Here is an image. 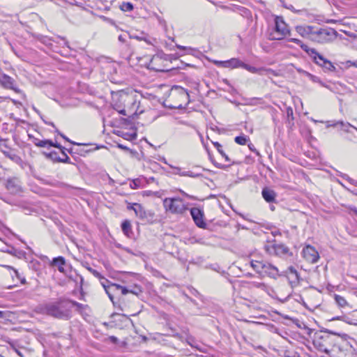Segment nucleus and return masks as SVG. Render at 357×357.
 I'll return each mask as SVG.
<instances>
[{
    "instance_id": "1",
    "label": "nucleus",
    "mask_w": 357,
    "mask_h": 357,
    "mask_svg": "<svg viewBox=\"0 0 357 357\" xmlns=\"http://www.w3.org/2000/svg\"><path fill=\"white\" fill-rule=\"evenodd\" d=\"M112 105L119 114L128 116L134 114L138 107L135 96L124 91L112 93Z\"/></svg>"
},
{
    "instance_id": "2",
    "label": "nucleus",
    "mask_w": 357,
    "mask_h": 357,
    "mask_svg": "<svg viewBox=\"0 0 357 357\" xmlns=\"http://www.w3.org/2000/svg\"><path fill=\"white\" fill-rule=\"evenodd\" d=\"M36 311L59 319H68L70 314V311L61 301L40 304L36 307Z\"/></svg>"
},
{
    "instance_id": "3",
    "label": "nucleus",
    "mask_w": 357,
    "mask_h": 357,
    "mask_svg": "<svg viewBox=\"0 0 357 357\" xmlns=\"http://www.w3.org/2000/svg\"><path fill=\"white\" fill-rule=\"evenodd\" d=\"M167 102L170 108H181L189 102V94L183 88L175 86L172 88Z\"/></svg>"
},
{
    "instance_id": "4",
    "label": "nucleus",
    "mask_w": 357,
    "mask_h": 357,
    "mask_svg": "<svg viewBox=\"0 0 357 357\" xmlns=\"http://www.w3.org/2000/svg\"><path fill=\"white\" fill-rule=\"evenodd\" d=\"M252 268L261 277L276 279L280 276L278 268L273 264L263 260L250 261Z\"/></svg>"
},
{
    "instance_id": "5",
    "label": "nucleus",
    "mask_w": 357,
    "mask_h": 357,
    "mask_svg": "<svg viewBox=\"0 0 357 357\" xmlns=\"http://www.w3.org/2000/svg\"><path fill=\"white\" fill-rule=\"evenodd\" d=\"M163 206L166 212L176 215H183L188 210L187 204L179 197L164 199Z\"/></svg>"
},
{
    "instance_id": "6",
    "label": "nucleus",
    "mask_w": 357,
    "mask_h": 357,
    "mask_svg": "<svg viewBox=\"0 0 357 357\" xmlns=\"http://www.w3.org/2000/svg\"><path fill=\"white\" fill-rule=\"evenodd\" d=\"M337 36V32L335 29L326 27V28H314L313 37L312 41L317 43H327L333 40Z\"/></svg>"
},
{
    "instance_id": "7",
    "label": "nucleus",
    "mask_w": 357,
    "mask_h": 357,
    "mask_svg": "<svg viewBox=\"0 0 357 357\" xmlns=\"http://www.w3.org/2000/svg\"><path fill=\"white\" fill-rule=\"evenodd\" d=\"M141 65L155 71H165L167 60L161 55L157 54L152 57L146 56L141 59Z\"/></svg>"
},
{
    "instance_id": "8",
    "label": "nucleus",
    "mask_w": 357,
    "mask_h": 357,
    "mask_svg": "<svg viewBox=\"0 0 357 357\" xmlns=\"http://www.w3.org/2000/svg\"><path fill=\"white\" fill-rule=\"evenodd\" d=\"M289 33V29L283 18L282 17L277 16L275 18V26L269 33V39L282 40Z\"/></svg>"
},
{
    "instance_id": "9",
    "label": "nucleus",
    "mask_w": 357,
    "mask_h": 357,
    "mask_svg": "<svg viewBox=\"0 0 357 357\" xmlns=\"http://www.w3.org/2000/svg\"><path fill=\"white\" fill-rule=\"evenodd\" d=\"M310 57L314 62L321 66L325 72H334L336 70V68L332 62L324 58L316 50H314V53L311 54Z\"/></svg>"
},
{
    "instance_id": "10",
    "label": "nucleus",
    "mask_w": 357,
    "mask_h": 357,
    "mask_svg": "<svg viewBox=\"0 0 357 357\" xmlns=\"http://www.w3.org/2000/svg\"><path fill=\"white\" fill-rule=\"evenodd\" d=\"M266 252L271 255L282 256L287 254L289 249L283 244L268 243L264 245Z\"/></svg>"
},
{
    "instance_id": "11",
    "label": "nucleus",
    "mask_w": 357,
    "mask_h": 357,
    "mask_svg": "<svg viewBox=\"0 0 357 357\" xmlns=\"http://www.w3.org/2000/svg\"><path fill=\"white\" fill-rule=\"evenodd\" d=\"M302 255L307 262L311 264L317 263L319 259V252L313 246L310 245L303 248Z\"/></svg>"
},
{
    "instance_id": "12",
    "label": "nucleus",
    "mask_w": 357,
    "mask_h": 357,
    "mask_svg": "<svg viewBox=\"0 0 357 357\" xmlns=\"http://www.w3.org/2000/svg\"><path fill=\"white\" fill-rule=\"evenodd\" d=\"M190 214L195 225L198 227L203 229L206 227V223L204 219V213L202 210L196 207L192 208L190 209Z\"/></svg>"
},
{
    "instance_id": "13",
    "label": "nucleus",
    "mask_w": 357,
    "mask_h": 357,
    "mask_svg": "<svg viewBox=\"0 0 357 357\" xmlns=\"http://www.w3.org/2000/svg\"><path fill=\"white\" fill-rule=\"evenodd\" d=\"M287 278L292 288L298 286L301 281V277L296 269L293 266H289L286 271Z\"/></svg>"
},
{
    "instance_id": "14",
    "label": "nucleus",
    "mask_w": 357,
    "mask_h": 357,
    "mask_svg": "<svg viewBox=\"0 0 357 357\" xmlns=\"http://www.w3.org/2000/svg\"><path fill=\"white\" fill-rule=\"evenodd\" d=\"M315 26L309 25L296 26V31L302 37L309 39L312 41Z\"/></svg>"
},
{
    "instance_id": "15",
    "label": "nucleus",
    "mask_w": 357,
    "mask_h": 357,
    "mask_svg": "<svg viewBox=\"0 0 357 357\" xmlns=\"http://www.w3.org/2000/svg\"><path fill=\"white\" fill-rule=\"evenodd\" d=\"M102 287H104L107 294L108 295L109 299L112 301L114 303V296L113 294L116 293L118 291H119V288H121L120 284L112 283L109 285H106L104 283H102Z\"/></svg>"
},
{
    "instance_id": "16",
    "label": "nucleus",
    "mask_w": 357,
    "mask_h": 357,
    "mask_svg": "<svg viewBox=\"0 0 357 357\" xmlns=\"http://www.w3.org/2000/svg\"><path fill=\"white\" fill-rule=\"evenodd\" d=\"M129 209H132L135 215L140 219L144 220L147 218V213L144 207L137 203L133 204L131 206H128Z\"/></svg>"
},
{
    "instance_id": "17",
    "label": "nucleus",
    "mask_w": 357,
    "mask_h": 357,
    "mask_svg": "<svg viewBox=\"0 0 357 357\" xmlns=\"http://www.w3.org/2000/svg\"><path fill=\"white\" fill-rule=\"evenodd\" d=\"M242 66L243 61L236 58H232L229 60L224 61V63H222V67L227 68H241Z\"/></svg>"
},
{
    "instance_id": "18",
    "label": "nucleus",
    "mask_w": 357,
    "mask_h": 357,
    "mask_svg": "<svg viewBox=\"0 0 357 357\" xmlns=\"http://www.w3.org/2000/svg\"><path fill=\"white\" fill-rule=\"evenodd\" d=\"M289 41L293 42L297 45H298L301 49L305 51L310 56L312 54L314 53V48H311L308 47L307 45L304 44L301 40L297 38H290Z\"/></svg>"
},
{
    "instance_id": "19",
    "label": "nucleus",
    "mask_w": 357,
    "mask_h": 357,
    "mask_svg": "<svg viewBox=\"0 0 357 357\" xmlns=\"http://www.w3.org/2000/svg\"><path fill=\"white\" fill-rule=\"evenodd\" d=\"M262 197L267 202H273L275 199V192L268 188H264L262 190Z\"/></svg>"
},
{
    "instance_id": "20",
    "label": "nucleus",
    "mask_w": 357,
    "mask_h": 357,
    "mask_svg": "<svg viewBox=\"0 0 357 357\" xmlns=\"http://www.w3.org/2000/svg\"><path fill=\"white\" fill-rule=\"evenodd\" d=\"M0 83L6 88L12 89L13 80L9 76L0 72Z\"/></svg>"
},
{
    "instance_id": "21",
    "label": "nucleus",
    "mask_w": 357,
    "mask_h": 357,
    "mask_svg": "<svg viewBox=\"0 0 357 357\" xmlns=\"http://www.w3.org/2000/svg\"><path fill=\"white\" fill-rule=\"evenodd\" d=\"M65 263L66 262H65V259H64L63 257H56V258L53 259L51 265L53 266L57 267L58 270L61 273H63L64 272V265H65Z\"/></svg>"
},
{
    "instance_id": "22",
    "label": "nucleus",
    "mask_w": 357,
    "mask_h": 357,
    "mask_svg": "<svg viewBox=\"0 0 357 357\" xmlns=\"http://www.w3.org/2000/svg\"><path fill=\"white\" fill-rule=\"evenodd\" d=\"M331 126H340V129L346 132H349V129L351 128L356 129V128L354 126L351 125L349 123H345L344 121H337L333 125H331Z\"/></svg>"
},
{
    "instance_id": "23",
    "label": "nucleus",
    "mask_w": 357,
    "mask_h": 357,
    "mask_svg": "<svg viewBox=\"0 0 357 357\" xmlns=\"http://www.w3.org/2000/svg\"><path fill=\"white\" fill-rule=\"evenodd\" d=\"M243 68L247 70L248 71L250 72V73H259V74H263L264 72H268L270 71V70H268V69H258L255 67H253V66H249L246 63H244L243 62V66L242 67Z\"/></svg>"
},
{
    "instance_id": "24",
    "label": "nucleus",
    "mask_w": 357,
    "mask_h": 357,
    "mask_svg": "<svg viewBox=\"0 0 357 357\" xmlns=\"http://www.w3.org/2000/svg\"><path fill=\"white\" fill-rule=\"evenodd\" d=\"M6 188L11 193H17L20 191V186L15 183V181L10 179L6 182Z\"/></svg>"
},
{
    "instance_id": "25",
    "label": "nucleus",
    "mask_w": 357,
    "mask_h": 357,
    "mask_svg": "<svg viewBox=\"0 0 357 357\" xmlns=\"http://www.w3.org/2000/svg\"><path fill=\"white\" fill-rule=\"evenodd\" d=\"M35 144L39 147H46V146H54L59 149H61V146L57 144H54L50 140H39L36 142Z\"/></svg>"
},
{
    "instance_id": "26",
    "label": "nucleus",
    "mask_w": 357,
    "mask_h": 357,
    "mask_svg": "<svg viewBox=\"0 0 357 357\" xmlns=\"http://www.w3.org/2000/svg\"><path fill=\"white\" fill-rule=\"evenodd\" d=\"M121 228L125 235L130 237L132 234L130 222L128 220H125L121 225Z\"/></svg>"
},
{
    "instance_id": "27",
    "label": "nucleus",
    "mask_w": 357,
    "mask_h": 357,
    "mask_svg": "<svg viewBox=\"0 0 357 357\" xmlns=\"http://www.w3.org/2000/svg\"><path fill=\"white\" fill-rule=\"evenodd\" d=\"M174 169L176 170L175 174L182 176L197 177L199 176L198 174H194L191 171L181 172V169L179 167H174Z\"/></svg>"
},
{
    "instance_id": "28",
    "label": "nucleus",
    "mask_w": 357,
    "mask_h": 357,
    "mask_svg": "<svg viewBox=\"0 0 357 357\" xmlns=\"http://www.w3.org/2000/svg\"><path fill=\"white\" fill-rule=\"evenodd\" d=\"M1 152L6 157L8 158L9 159L14 161L16 163H19L21 162L20 158L16 154L3 150H2Z\"/></svg>"
},
{
    "instance_id": "29",
    "label": "nucleus",
    "mask_w": 357,
    "mask_h": 357,
    "mask_svg": "<svg viewBox=\"0 0 357 357\" xmlns=\"http://www.w3.org/2000/svg\"><path fill=\"white\" fill-rule=\"evenodd\" d=\"M334 298H335V303L340 307H344L348 305L347 301H346V299L344 297L336 294V295H335Z\"/></svg>"
},
{
    "instance_id": "30",
    "label": "nucleus",
    "mask_w": 357,
    "mask_h": 357,
    "mask_svg": "<svg viewBox=\"0 0 357 357\" xmlns=\"http://www.w3.org/2000/svg\"><path fill=\"white\" fill-rule=\"evenodd\" d=\"M248 140V138L245 135L237 136L234 139L235 142L240 145H245Z\"/></svg>"
},
{
    "instance_id": "31",
    "label": "nucleus",
    "mask_w": 357,
    "mask_h": 357,
    "mask_svg": "<svg viewBox=\"0 0 357 357\" xmlns=\"http://www.w3.org/2000/svg\"><path fill=\"white\" fill-rule=\"evenodd\" d=\"M6 268L8 269H9V270H12L13 271V273H14L15 276L17 279H19L22 284L25 283V278H22L20 274V273L15 268H14L12 266H6Z\"/></svg>"
},
{
    "instance_id": "32",
    "label": "nucleus",
    "mask_w": 357,
    "mask_h": 357,
    "mask_svg": "<svg viewBox=\"0 0 357 357\" xmlns=\"http://www.w3.org/2000/svg\"><path fill=\"white\" fill-rule=\"evenodd\" d=\"M121 8L123 11H131L133 9V6L130 2H126L122 4Z\"/></svg>"
},
{
    "instance_id": "33",
    "label": "nucleus",
    "mask_w": 357,
    "mask_h": 357,
    "mask_svg": "<svg viewBox=\"0 0 357 357\" xmlns=\"http://www.w3.org/2000/svg\"><path fill=\"white\" fill-rule=\"evenodd\" d=\"M122 136L126 139L132 140V139H136L137 134H136V132H133V133H131V134L126 133V134H123Z\"/></svg>"
},
{
    "instance_id": "34",
    "label": "nucleus",
    "mask_w": 357,
    "mask_h": 357,
    "mask_svg": "<svg viewBox=\"0 0 357 357\" xmlns=\"http://www.w3.org/2000/svg\"><path fill=\"white\" fill-rule=\"evenodd\" d=\"M141 292V289L137 287H135V289H129V293L133 294L135 295H138Z\"/></svg>"
},
{
    "instance_id": "35",
    "label": "nucleus",
    "mask_w": 357,
    "mask_h": 357,
    "mask_svg": "<svg viewBox=\"0 0 357 357\" xmlns=\"http://www.w3.org/2000/svg\"><path fill=\"white\" fill-rule=\"evenodd\" d=\"M56 132H58L64 139H66V141L73 144H77V145H80V144H78V143H75V142H71L67 137H66L64 135H63L62 133L59 132L58 130H56Z\"/></svg>"
},
{
    "instance_id": "36",
    "label": "nucleus",
    "mask_w": 357,
    "mask_h": 357,
    "mask_svg": "<svg viewBox=\"0 0 357 357\" xmlns=\"http://www.w3.org/2000/svg\"><path fill=\"white\" fill-rule=\"evenodd\" d=\"M119 290H121V294L123 295H126L128 293H129V289H128L126 287L121 286V288H119Z\"/></svg>"
},
{
    "instance_id": "37",
    "label": "nucleus",
    "mask_w": 357,
    "mask_h": 357,
    "mask_svg": "<svg viewBox=\"0 0 357 357\" xmlns=\"http://www.w3.org/2000/svg\"><path fill=\"white\" fill-rule=\"evenodd\" d=\"M63 154H64V155H65V158H63V159H59V162H69V160H70L69 157H68L67 155H66V154L64 153V152H63Z\"/></svg>"
},
{
    "instance_id": "38",
    "label": "nucleus",
    "mask_w": 357,
    "mask_h": 357,
    "mask_svg": "<svg viewBox=\"0 0 357 357\" xmlns=\"http://www.w3.org/2000/svg\"><path fill=\"white\" fill-rule=\"evenodd\" d=\"M89 271L95 275L96 276L97 278H100V273L96 271V270H93V269H91V268H89Z\"/></svg>"
},
{
    "instance_id": "39",
    "label": "nucleus",
    "mask_w": 357,
    "mask_h": 357,
    "mask_svg": "<svg viewBox=\"0 0 357 357\" xmlns=\"http://www.w3.org/2000/svg\"><path fill=\"white\" fill-rule=\"evenodd\" d=\"M213 63L218 66H221L222 67V63H224V61H214Z\"/></svg>"
},
{
    "instance_id": "40",
    "label": "nucleus",
    "mask_w": 357,
    "mask_h": 357,
    "mask_svg": "<svg viewBox=\"0 0 357 357\" xmlns=\"http://www.w3.org/2000/svg\"><path fill=\"white\" fill-rule=\"evenodd\" d=\"M348 181H349L351 184H353V185H354L357 186V181H355V180H354V179H352V178H350L348 179Z\"/></svg>"
},
{
    "instance_id": "41",
    "label": "nucleus",
    "mask_w": 357,
    "mask_h": 357,
    "mask_svg": "<svg viewBox=\"0 0 357 357\" xmlns=\"http://www.w3.org/2000/svg\"><path fill=\"white\" fill-rule=\"evenodd\" d=\"M109 339L112 340V342H113L114 343H116L118 341V339L117 337H114V336H110L109 337Z\"/></svg>"
},
{
    "instance_id": "42",
    "label": "nucleus",
    "mask_w": 357,
    "mask_h": 357,
    "mask_svg": "<svg viewBox=\"0 0 357 357\" xmlns=\"http://www.w3.org/2000/svg\"><path fill=\"white\" fill-rule=\"evenodd\" d=\"M118 147L123 149V150H128V148L126 146H123L122 144H119Z\"/></svg>"
},
{
    "instance_id": "43",
    "label": "nucleus",
    "mask_w": 357,
    "mask_h": 357,
    "mask_svg": "<svg viewBox=\"0 0 357 357\" xmlns=\"http://www.w3.org/2000/svg\"><path fill=\"white\" fill-rule=\"evenodd\" d=\"M176 47H177L178 49H180V50H185L188 49L187 47L179 45H177Z\"/></svg>"
},
{
    "instance_id": "44",
    "label": "nucleus",
    "mask_w": 357,
    "mask_h": 357,
    "mask_svg": "<svg viewBox=\"0 0 357 357\" xmlns=\"http://www.w3.org/2000/svg\"><path fill=\"white\" fill-rule=\"evenodd\" d=\"M218 151L222 155H225V153L221 149V148H218Z\"/></svg>"
},
{
    "instance_id": "45",
    "label": "nucleus",
    "mask_w": 357,
    "mask_h": 357,
    "mask_svg": "<svg viewBox=\"0 0 357 357\" xmlns=\"http://www.w3.org/2000/svg\"><path fill=\"white\" fill-rule=\"evenodd\" d=\"M119 40L121 42H122V43H124V42H125V39H124V38L123 37V36H121V35H120V36H119Z\"/></svg>"
},
{
    "instance_id": "46",
    "label": "nucleus",
    "mask_w": 357,
    "mask_h": 357,
    "mask_svg": "<svg viewBox=\"0 0 357 357\" xmlns=\"http://www.w3.org/2000/svg\"><path fill=\"white\" fill-rule=\"evenodd\" d=\"M353 63H354V61H347L346 62V63L347 64L348 66H353Z\"/></svg>"
},
{
    "instance_id": "47",
    "label": "nucleus",
    "mask_w": 357,
    "mask_h": 357,
    "mask_svg": "<svg viewBox=\"0 0 357 357\" xmlns=\"http://www.w3.org/2000/svg\"><path fill=\"white\" fill-rule=\"evenodd\" d=\"M213 144L217 149L221 148V145L218 142H214Z\"/></svg>"
},
{
    "instance_id": "48",
    "label": "nucleus",
    "mask_w": 357,
    "mask_h": 357,
    "mask_svg": "<svg viewBox=\"0 0 357 357\" xmlns=\"http://www.w3.org/2000/svg\"><path fill=\"white\" fill-rule=\"evenodd\" d=\"M351 210L357 215V208L353 207L351 208Z\"/></svg>"
},
{
    "instance_id": "49",
    "label": "nucleus",
    "mask_w": 357,
    "mask_h": 357,
    "mask_svg": "<svg viewBox=\"0 0 357 357\" xmlns=\"http://www.w3.org/2000/svg\"><path fill=\"white\" fill-rule=\"evenodd\" d=\"M222 156L224 157L227 161H229L230 160L229 158H228V156L226 154H225V155H222Z\"/></svg>"
},
{
    "instance_id": "50",
    "label": "nucleus",
    "mask_w": 357,
    "mask_h": 357,
    "mask_svg": "<svg viewBox=\"0 0 357 357\" xmlns=\"http://www.w3.org/2000/svg\"><path fill=\"white\" fill-rule=\"evenodd\" d=\"M257 287H265V284H263V283H260V284H259L257 285Z\"/></svg>"
},
{
    "instance_id": "51",
    "label": "nucleus",
    "mask_w": 357,
    "mask_h": 357,
    "mask_svg": "<svg viewBox=\"0 0 357 357\" xmlns=\"http://www.w3.org/2000/svg\"><path fill=\"white\" fill-rule=\"evenodd\" d=\"M353 66H355V67L357 68V61H354Z\"/></svg>"
},
{
    "instance_id": "52",
    "label": "nucleus",
    "mask_w": 357,
    "mask_h": 357,
    "mask_svg": "<svg viewBox=\"0 0 357 357\" xmlns=\"http://www.w3.org/2000/svg\"><path fill=\"white\" fill-rule=\"evenodd\" d=\"M181 193H182V194H183L184 195H185V196H187V197L188 196V195L186 193H185L183 191H181Z\"/></svg>"
},
{
    "instance_id": "53",
    "label": "nucleus",
    "mask_w": 357,
    "mask_h": 357,
    "mask_svg": "<svg viewBox=\"0 0 357 357\" xmlns=\"http://www.w3.org/2000/svg\"><path fill=\"white\" fill-rule=\"evenodd\" d=\"M2 314H3V312L0 311V317H2Z\"/></svg>"
},
{
    "instance_id": "54",
    "label": "nucleus",
    "mask_w": 357,
    "mask_h": 357,
    "mask_svg": "<svg viewBox=\"0 0 357 357\" xmlns=\"http://www.w3.org/2000/svg\"><path fill=\"white\" fill-rule=\"evenodd\" d=\"M50 125H51L52 126L54 127V123H50Z\"/></svg>"
},
{
    "instance_id": "55",
    "label": "nucleus",
    "mask_w": 357,
    "mask_h": 357,
    "mask_svg": "<svg viewBox=\"0 0 357 357\" xmlns=\"http://www.w3.org/2000/svg\"><path fill=\"white\" fill-rule=\"evenodd\" d=\"M352 192L357 196V192H354V191Z\"/></svg>"
}]
</instances>
